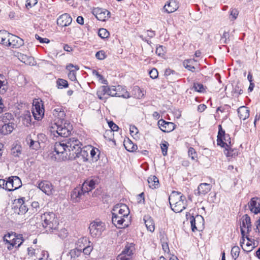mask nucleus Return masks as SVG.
<instances>
[{
    "label": "nucleus",
    "mask_w": 260,
    "mask_h": 260,
    "mask_svg": "<svg viewBox=\"0 0 260 260\" xmlns=\"http://www.w3.org/2000/svg\"><path fill=\"white\" fill-rule=\"evenodd\" d=\"M169 200L172 210L175 213H180L186 208V197L180 192L173 191Z\"/></svg>",
    "instance_id": "1"
},
{
    "label": "nucleus",
    "mask_w": 260,
    "mask_h": 260,
    "mask_svg": "<svg viewBox=\"0 0 260 260\" xmlns=\"http://www.w3.org/2000/svg\"><path fill=\"white\" fill-rule=\"evenodd\" d=\"M50 131L55 137L60 136L67 137L71 133L73 129L72 125L69 121L62 123L61 121L58 124H51L50 126Z\"/></svg>",
    "instance_id": "2"
},
{
    "label": "nucleus",
    "mask_w": 260,
    "mask_h": 260,
    "mask_svg": "<svg viewBox=\"0 0 260 260\" xmlns=\"http://www.w3.org/2000/svg\"><path fill=\"white\" fill-rule=\"evenodd\" d=\"M43 226L46 231L53 232L56 230L58 225L57 218L53 212H46L41 215Z\"/></svg>",
    "instance_id": "3"
},
{
    "label": "nucleus",
    "mask_w": 260,
    "mask_h": 260,
    "mask_svg": "<svg viewBox=\"0 0 260 260\" xmlns=\"http://www.w3.org/2000/svg\"><path fill=\"white\" fill-rule=\"evenodd\" d=\"M66 148L69 153V157L73 158L79 149L82 146L81 143L76 138H71L64 140Z\"/></svg>",
    "instance_id": "4"
},
{
    "label": "nucleus",
    "mask_w": 260,
    "mask_h": 260,
    "mask_svg": "<svg viewBox=\"0 0 260 260\" xmlns=\"http://www.w3.org/2000/svg\"><path fill=\"white\" fill-rule=\"evenodd\" d=\"M105 229V223L101 221H94L90 224L89 226L90 234L93 237H100Z\"/></svg>",
    "instance_id": "5"
},
{
    "label": "nucleus",
    "mask_w": 260,
    "mask_h": 260,
    "mask_svg": "<svg viewBox=\"0 0 260 260\" xmlns=\"http://www.w3.org/2000/svg\"><path fill=\"white\" fill-rule=\"evenodd\" d=\"M54 150L56 152V154L60 155L58 157V159H63L65 157H67V155H69L67 148H66V142L64 141L61 142H56L54 145Z\"/></svg>",
    "instance_id": "6"
},
{
    "label": "nucleus",
    "mask_w": 260,
    "mask_h": 260,
    "mask_svg": "<svg viewBox=\"0 0 260 260\" xmlns=\"http://www.w3.org/2000/svg\"><path fill=\"white\" fill-rule=\"evenodd\" d=\"M190 222L192 232L200 231L204 228V219L202 215L190 216Z\"/></svg>",
    "instance_id": "7"
},
{
    "label": "nucleus",
    "mask_w": 260,
    "mask_h": 260,
    "mask_svg": "<svg viewBox=\"0 0 260 260\" xmlns=\"http://www.w3.org/2000/svg\"><path fill=\"white\" fill-rule=\"evenodd\" d=\"M42 102V101L34 102L31 111L35 119L37 120H41L44 115V109Z\"/></svg>",
    "instance_id": "8"
},
{
    "label": "nucleus",
    "mask_w": 260,
    "mask_h": 260,
    "mask_svg": "<svg viewBox=\"0 0 260 260\" xmlns=\"http://www.w3.org/2000/svg\"><path fill=\"white\" fill-rule=\"evenodd\" d=\"M112 213H116L120 218H127L129 214L128 207L124 204H117L113 207Z\"/></svg>",
    "instance_id": "9"
},
{
    "label": "nucleus",
    "mask_w": 260,
    "mask_h": 260,
    "mask_svg": "<svg viewBox=\"0 0 260 260\" xmlns=\"http://www.w3.org/2000/svg\"><path fill=\"white\" fill-rule=\"evenodd\" d=\"M133 243L127 244L122 253L117 256V260H132V255L134 250Z\"/></svg>",
    "instance_id": "10"
},
{
    "label": "nucleus",
    "mask_w": 260,
    "mask_h": 260,
    "mask_svg": "<svg viewBox=\"0 0 260 260\" xmlns=\"http://www.w3.org/2000/svg\"><path fill=\"white\" fill-rule=\"evenodd\" d=\"M88 192V189H84L83 187H77L74 188L71 192V199L74 203L80 201L82 196Z\"/></svg>",
    "instance_id": "11"
},
{
    "label": "nucleus",
    "mask_w": 260,
    "mask_h": 260,
    "mask_svg": "<svg viewBox=\"0 0 260 260\" xmlns=\"http://www.w3.org/2000/svg\"><path fill=\"white\" fill-rule=\"evenodd\" d=\"M119 89L122 90V87L121 86L118 85L117 86H108V95L111 96L122 97L125 99L130 97L129 93L128 91H124V93L119 92L117 93V92H118V90Z\"/></svg>",
    "instance_id": "12"
},
{
    "label": "nucleus",
    "mask_w": 260,
    "mask_h": 260,
    "mask_svg": "<svg viewBox=\"0 0 260 260\" xmlns=\"http://www.w3.org/2000/svg\"><path fill=\"white\" fill-rule=\"evenodd\" d=\"M24 44L23 40L20 38L11 34L7 47H11L13 48H18Z\"/></svg>",
    "instance_id": "13"
},
{
    "label": "nucleus",
    "mask_w": 260,
    "mask_h": 260,
    "mask_svg": "<svg viewBox=\"0 0 260 260\" xmlns=\"http://www.w3.org/2000/svg\"><path fill=\"white\" fill-rule=\"evenodd\" d=\"M158 126L160 129L165 133H169L175 128V124L171 122H168L161 119L157 122Z\"/></svg>",
    "instance_id": "14"
},
{
    "label": "nucleus",
    "mask_w": 260,
    "mask_h": 260,
    "mask_svg": "<svg viewBox=\"0 0 260 260\" xmlns=\"http://www.w3.org/2000/svg\"><path fill=\"white\" fill-rule=\"evenodd\" d=\"M53 115L55 117L53 124H58V122L60 121H61L62 123L68 121L64 119L66 114L62 108L58 107L55 108L53 110Z\"/></svg>",
    "instance_id": "15"
},
{
    "label": "nucleus",
    "mask_w": 260,
    "mask_h": 260,
    "mask_svg": "<svg viewBox=\"0 0 260 260\" xmlns=\"http://www.w3.org/2000/svg\"><path fill=\"white\" fill-rule=\"evenodd\" d=\"M88 148L89 147H84L82 148L81 147L73 158H79V160L82 162L87 161L89 157Z\"/></svg>",
    "instance_id": "16"
},
{
    "label": "nucleus",
    "mask_w": 260,
    "mask_h": 260,
    "mask_svg": "<svg viewBox=\"0 0 260 260\" xmlns=\"http://www.w3.org/2000/svg\"><path fill=\"white\" fill-rule=\"evenodd\" d=\"M226 138H229L230 139L229 135H226L224 130L222 128L221 125H219L217 139V145L221 147H224L225 145H226V142H224L223 140H226Z\"/></svg>",
    "instance_id": "17"
},
{
    "label": "nucleus",
    "mask_w": 260,
    "mask_h": 260,
    "mask_svg": "<svg viewBox=\"0 0 260 260\" xmlns=\"http://www.w3.org/2000/svg\"><path fill=\"white\" fill-rule=\"evenodd\" d=\"M94 12L96 18L102 21H106L110 17V12L105 9L96 8Z\"/></svg>",
    "instance_id": "18"
},
{
    "label": "nucleus",
    "mask_w": 260,
    "mask_h": 260,
    "mask_svg": "<svg viewBox=\"0 0 260 260\" xmlns=\"http://www.w3.org/2000/svg\"><path fill=\"white\" fill-rule=\"evenodd\" d=\"M250 211L254 214L260 213V199L257 197L251 198L248 203Z\"/></svg>",
    "instance_id": "19"
},
{
    "label": "nucleus",
    "mask_w": 260,
    "mask_h": 260,
    "mask_svg": "<svg viewBox=\"0 0 260 260\" xmlns=\"http://www.w3.org/2000/svg\"><path fill=\"white\" fill-rule=\"evenodd\" d=\"M112 221L113 224L117 228L120 229L128 225V222H126L125 219L120 218L116 213H112Z\"/></svg>",
    "instance_id": "20"
},
{
    "label": "nucleus",
    "mask_w": 260,
    "mask_h": 260,
    "mask_svg": "<svg viewBox=\"0 0 260 260\" xmlns=\"http://www.w3.org/2000/svg\"><path fill=\"white\" fill-rule=\"evenodd\" d=\"M72 21V18L69 14L64 13L60 15L57 20V24L61 27L69 26Z\"/></svg>",
    "instance_id": "21"
},
{
    "label": "nucleus",
    "mask_w": 260,
    "mask_h": 260,
    "mask_svg": "<svg viewBox=\"0 0 260 260\" xmlns=\"http://www.w3.org/2000/svg\"><path fill=\"white\" fill-rule=\"evenodd\" d=\"M38 187L45 194L50 195L52 193L53 186L48 181H43L38 184Z\"/></svg>",
    "instance_id": "22"
},
{
    "label": "nucleus",
    "mask_w": 260,
    "mask_h": 260,
    "mask_svg": "<svg viewBox=\"0 0 260 260\" xmlns=\"http://www.w3.org/2000/svg\"><path fill=\"white\" fill-rule=\"evenodd\" d=\"M24 240L23 239V236L22 235H15V237H14L12 239V242L10 244V245L8 246V249L9 250L12 249L14 246H16V247H19L20 245L23 242Z\"/></svg>",
    "instance_id": "23"
},
{
    "label": "nucleus",
    "mask_w": 260,
    "mask_h": 260,
    "mask_svg": "<svg viewBox=\"0 0 260 260\" xmlns=\"http://www.w3.org/2000/svg\"><path fill=\"white\" fill-rule=\"evenodd\" d=\"M178 8L179 5L175 0L169 1L164 7L165 11L168 13L175 12Z\"/></svg>",
    "instance_id": "24"
},
{
    "label": "nucleus",
    "mask_w": 260,
    "mask_h": 260,
    "mask_svg": "<svg viewBox=\"0 0 260 260\" xmlns=\"http://www.w3.org/2000/svg\"><path fill=\"white\" fill-rule=\"evenodd\" d=\"M211 189V185L210 184L204 183H201L197 189V191L195 192V194L198 196L205 195Z\"/></svg>",
    "instance_id": "25"
},
{
    "label": "nucleus",
    "mask_w": 260,
    "mask_h": 260,
    "mask_svg": "<svg viewBox=\"0 0 260 260\" xmlns=\"http://www.w3.org/2000/svg\"><path fill=\"white\" fill-rule=\"evenodd\" d=\"M108 90V86H101L100 87L96 92L99 99L101 100L106 101L108 99V96H109Z\"/></svg>",
    "instance_id": "26"
},
{
    "label": "nucleus",
    "mask_w": 260,
    "mask_h": 260,
    "mask_svg": "<svg viewBox=\"0 0 260 260\" xmlns=\"http://www.w3.org/2000/svg\"><path fill=\"white\" fill-rule=\"evenodd\" d=\"M24 198H20L17 199V200H15L16 202V204H18L19 206V214H24L26 213L27 211H28L29 209L27 206V205L25 204V203L24 201Z\"/></svg>",
    "instance_id": "27"
},
{
    "label": "nucleus",
    "mask_w": 260,
    "mask_h": 260,
    "mask_svg": "<svg viewBox=\"0 0 260 260\" xmlns=\"http://www.w3.org/2000/svg\"><path fill=\"white\" fill-rule=\"evenodd\" d=\"M237 112L240 119L245 120L249 116V110L246 106H241L238 110Z\"/></svg>",
    "instance_id": "28"
},
{
    "label": "nucleus",
    "mask_w": 260,
    "mask_h": 260,
    "mask_svg": "<svg viewBox=\"0 0 260 260\" xmlns=\"http://www.w3.org/2000/svg\"><path fill=\"white\" fill-rule=\"evenodd\" d=\"M98 183V178H92L90 180H86L83 184L82 187L83 189H88V192L91 191L93 188H95V184Z\"/></svg>",
    "instance_id": "29"
},
{
    "label": "nucleus",
    "mask_w": 260,
    "mask_h": 260,
    "mask_svg": "<svg viewBox=\"0 0 260 260\" xmlns=\"http://www.w3.org/2000/svg\"><path fill=\"white\" fill-rule=\"evenodd\" d=\"M242 227L247 229V233L248 234L251 231V222L250 217L247 215L245 214L242 217Z\"/></svg>",
    "instance_id": "30"
},
{
    "label": "nucleus",
    "mask_w": 260,
    "mask_h": 260,
    "mask_svg": "<svg viewBox=\"0 0 260 260\" xmlns=\"http://www.w3.org/2000/svg\"><path fill=\"white\" fill-rule=\"evenodd\" d=\"M232 146L229 145L227 143L225 145L224 153L228 157H235L238 154V151L237 149L232 148Z\"/></svg>",
    "instance_id": "31"
},
{
    "label": "nucleus",
    "mask_w": 260,
    "mask_h": 260,
    "mask_svg": "<svg viewBox=\"0 0 260 260\" xmlns=\"http://www.w3.org/2000/svg\"><path fill=\"white\" fill-rule=\"evenodd\" d=\"M150 188L152 189L157 188L159 187V180L155 176H151L147 179Z\"/></svg>",
    "instance_id": "32"
},
{
    "label": "nucleus",
    "mask_w": 260,
    "mask_h": 260,
    "mask_svg": "<svg viewBox=\"0 0 260 260\" xmlns=\"http://www.w3.org/2000/svg\"><path fill=\"white\" fill-rule=\"evenodd\" d=\"M10 35L11 34L5 30H0V43L7 47Z\"/></svg>",
    "instance_id": "33"
},
{
    "label": "nucleus",
    "mask_w": 260,
    "mask_h": 260,
    "mask_svg": "<svg viewBox=\"0 0 260 260\" xmlns=\"http://www.w3.org/2000/svg\"><path fill=\"white\" fill-rule=\"evenodd\" d=\"M90 157L93 162L96 161L99 159L100 152L98 148L90 147L88 148Z\"/></svg>",
    "instance_id": "34"
},
{
    "label": "nucleus",
    "mask_w": 260,
    "mask_h": 260,
    "mask_svg": "<svg viewBox=\"0 0 260 260\" xmlns=\"http://www.w3.org/2000/svg\"><path fill=\"white\" fill-rule=\"evenodd\" d=\"M124 146L126 150L129 152H134L137 149V145L134 144L130 140L124 141Z\"/></svg>",
    "instance_id": "35"
},
{
    "label": "nucleus",
    "mask_w": 260,
    "mask_h": 260,
    "mask_svg": "<svg viewBox=\"0 0 260 260\" xmlns=\"http://www.w3.org/2000/svg\"><path fill=\"white\" fill-rule=\"evenodd\" d=\"M19 59L23 63L26 64H33L34 58L31 56H28L26 55L20 54L19 56Z\"/></svg>",
    "instance_id": "36"
},
{
    "label": "nucleus",
    "mask_w": 260,
    "mask_h": 260,
    "mask_svg": "<svg viewBox=\"0 0 260 260\" xmlns=\"http://www.w3.org/2000/svg\"><path fill=\"white\" fill-rule=\"evenodd\" d=\"M13 127L12 123H5L1 126V131L3 135H7L13 131Z\"/></svg>",
    "instance_id": "37"
},
{
    "label": "nucleus",
    "mask_w": 260,
    "mask_h": 260,
    "mask_svg": "<svg viewBox=\"0 0 260 260\" xmlns=\"http://www.w3.org/2000/svg\"><path fill=\"white\" fill-rule=\"evenodd\" d=\"M23 119V124L26 125L27 126L30 124L31 121L30 113L28 111H25L23 114L22 117Z\"/></svg>",
    "instance_id": "38"
},
{
    "label": "nucleus",
    "mask_w": 260,
    "mask_h": 260,
    "mask_svg": "<svg viewBox=\"0 0 260 260\" xmlns=\"http://www.w3.org/2000/svg\"><path fill=\"white\" fill-rule=\"evenodd\" d=\"M145 224L147 230L151 232H153L155 229L154 223L152 218L148 217V219H146L144 218Z\"/></svg>",
    "instance_id": "39"
},
{
    "label": "nucleus",
    "mask_w": 260,
    "mask_h": 260,
    "mask_svg": "<svg viewBox=\"0 0 260 260\" xmlns=\"http://www.w3.org/2000/svg\"><path fill=\"white\" fill-rule=\"evenodd\" d=\"M11 154L15 157H19L21 154V146L19 145H16L11 150Z\"/></svg>",
    "instance_id": "40"
},
{
    "label": "nucleus",
    "mask_w": 260,
    "mask_h": 260,
    "mask_svg": "<svg viewBox=\"0 0 260 260\" xmlns=\"http://www.w3.org/2000/svg\"><path fill=\"white\" fill-rule=\"evenodd\" d=\"M11 180H12V182H13L14 190H16L21 186V181L18 177L11 176Z\"/></svg>",
    "instance_id": "41"
},
{
    "label": "nucleus",
    "mask_w": 260,
    "mask_h": 260,
    "mask_svg": "<svg viewBox=\"0 0 260 260\" xmlns=\"http://www.w3.org/2000/svg\"><path fill=\"white\" fill-rule=\"evenodd\" d=\"M56 84L57 88L59 89L67 88L69 86L68 82L67 80L60 78L57 79L56 81Z\"/></svg>",
    "instance_id": "42"
},
{
    "label": "nucleus",
    "mask_w": 260,
    "mask_h": 260,
    "mask_svg": "<svg viewBox=\"0 0 260 260\" xmlns=\"http://www.w3.org/2000/svg\"><path fill=\"white\" fill-rule=\"evenodd\" d=\"M193 61L192 59H186L183 62V65L185 68L187 69L189 71H191L192 72H194V67L191 66V64Z\"/></svg>",
    "instance_id": "43"
},
{
    "label": "nucleus",
    "mask_w": 260,
    "mask_h": 260,
    "mask_svg": "<svg viewBox=\"0 0 260 260\" xmlns=\"http://www.w3.org/2000/svg\"><path fill=\"white\" fill-rule=\"evenodd\" d=\"M133 91L134 92L133 94L135 97L137 99H141L144 95V94L143 93L140 87L137 86H136L134 87Z\"/></svg>",
    "instance_id": "44"
},
{
    "label": "nucleus",
    "mask_w": 260,
    "mask_h": 260,
    "mask_svg": "<svg viewBox=\"0 0 260 260\" xmlns=\"http://www.w3.org/2000/svg\"><path fill=\"white\" fill-rule=\"evenodd\" d=\"M71 257L73 258L78 257L80 256H83L82 249L75 248L71 251L70 252Z\"/></svg>",
    "instance_id": "45"
},
{
    "label": "nucleus",
    "mask_w": 260,
    "mask_h": 260,
    "mask_svg": "<svg viewBox=\"0 0 260 260\" xmlns=\"http://www.w3.org/2000/svg\"><path fill=\"white\" fill-rule=\"evenodd\" d=\"M240 248L238 246H234L231 250V255L235 259H236L239 255Z\"/></svg>",
    "instance_id": "46"
},
{
    "label": "nucleus",
    "mask_w": 260,
    "mask_h": 260,
    "mask_svg": "<svg viewBox=\"0 0 260 260\" xmlns=\"http://www.w3.org/2000/svg\"><path fill=\"white\" fill-rule=\"evenodd\" d=\"M11 177H9L6 183V190L9 191L14 190L13 182H12Z\"/></svg>",
    "instance_id": "47"
},
{
    "label": "nucleus",
    "mask_w": 260,
    "mask_h": 260,
    "mask_svg": "<svg viewBox=\"0 0 260 260\" xmlns=\"http://www.w3.org/2000/svg\"><path fill=\"white\" fill-rule=\"evenodd\" d=\"M230 35L228 31H224L222 34L221 39H220V43L223 44H227L230 41Z\"/></svg>",
    "instance_id": "48"
},
{
    "label": "nucleus",
    "mask_w": 260,
    "mask_h": 260,
    "mask_svg": "<svg viewBox=\"0 0 260 260\" xmlns=\"http://www.w3.org/2000/svg\"><path fill=\"white\" fill-rule=\"evenodd\" d=\"M98 35L102 39L107 38L109 37V32L105 28H102L99 30Z\"/></svg>",
    "instance_id": "49"
},
{
    "label": "nucleus",
    "mask_w": 260,
    "mask_h": 260,
    "mask_svg": "<svg viewBox=\"0 0 260 260\" xmlns=\"http://www.w3.org/2000/svg\"><path fill=\"white\" fill-rule=\"evenodd\" d=\"M31 206L32 209L30 210L29 213L35 214L37 212L38 209L40 208L39 203L38 202H33Z\"/></svg>",
    "instance_id": "50"
},
{
    "label": "nucleus",
    "mask_w": 260,
    "mask_h": 260,
    "mask_svg": "<svg viewBox=\"0 0 260 260\" xmlns=\"http://www.w3.org/2000/svg\"><path fill=\"white\" fill-rule=\"evenodd\" d=\"M232 92L233 94H236V96H238L243 93V90L241 88V86L238 84H237L234 87H233Z\"/></svg>",
    "instance_id": "51"
},
{
    "label": "nucleus",
    "mask_w": 260,
    "mask_h": 260,
    "mask_svg": "<svg viewBox=\"0 0 260 260\" xmlns=\"http://www.w3.org/2000/svg\"><path fill=\"white\" fill-rule=\"evenodd\" d=\"M29 147L35 150H38L40 148V143L38 141H34L31 139H29Z\"/></svg>",
    "instance_id": "52"
},
{
    "label": "nucleus",
    "mask_w": 260,
    "mask_h": 260,
    "mask_svg": "<svg viewBox=\"0 0 260 260\" xmlns=\"http://www.w3.org/2000/svg\"><path fill=\"white\" fill-rule=\"evenodd\" d=\"M196 91L202 92L205 90L204 85L201 83H194L193 86Z\"/></svg>",
    "instance_id": "53"
},
{
    "label": "nucleus",
    "mask_w": 260,
    "mask_h": 260,
    "mask_svg": "<svg viewBox=\"0 0 260 260\" xmlns=\"http://www.w3.org/2000/svg\"><path fill=\"white\" fill-rule=\"evenodd\" d=\"M3 77L4 76L0 74V93L2 94H4L6 91L5 81L1 80V79H3Z\"/></svg>",
    "instance_id": "54"
},
{
    "label": "nucleus",
    "mask_w": 260,
    "mask_h": 260,
    "mask_svg": "<svg viewBox=\"0 0 260 260\" xmlns=\"http://www.w3.org/2000/svg\"><path fill=\"white\" fill-rule=\"evenodd\" d=\"M168 146H169V143L166 141H165L164 143H162L160 144V147H161L162 153L164 156H166L167 154V150H168Z\"/></svg>",
    "instance_id": "55"
},
{
    "label": "nucleus",
    "mask_w": 260,
    "mask_h": 260,
    "mask_svg": "<svg viewBox=\"0 0 260 260\" xmlns=\"http://www.w3.org/2000/svg\"><path fill=\"white\" fill-rule=\"evenodd\" d=\"M188 156L191 158L192 159L194 160L197 158V153L195 150L192 147H190L188 151Z\"/></svg>",
    "instance_id": "56"
},
{
    "label": "nucleus",
    "mask_w": 260,
    "mask_h": 260,
    "mask_svg": "<svg viewBox=\"0 0 260 260\" xmlns=\"http://www.w3.org/2000/svg\"><path fill=\"white\" fill-rule=\"evenodd\" d=\"M105 52L103 50H100L98 51L95 54V57L97 59L100 60H103L106 58Z\"/></svg>",
    "instance_id": "57"
},
{
    "label": "nucleus",
    "mask_w": 260,
    "mask_h": 260,
    "mask_svg": "<svg viewBox=\"0 0 260 260\" xmlns=\"http://www.w3.org/2000/svg\"><path fill=\"white\" fill-rule=\"evenodd\" d=\"M150 77L152 79H156L158 77V73L155 68H153L152 70H151L149 72Z\"/></svg>",
    "instance_id": "58"
},
{
    "label": "nucleus",
    "mask_w": 260,
    "mask_h": 260,
    "mask_svg": "<svg viewBox=\"0 0 260 260\" xmlns=\"http://www.w3.org/2000/svg\"><path fill=\"white\" fill-rule=\"evenodd\" d=\"M175 74L176 75V72L171 69H167L166 70H165V77L167 79H172L170 77L171 76V74Z\"/></svg>",
    "instance_id": "59"
},
{
    "label": "nucleus",
    "mask_w": 260,
    "mask_h": 260,
    "mask_svg": "<svg viewBox=\"0 0 260 260\" xmlns=\"http://www.w3.org/2000/svg\"><path fill=\"white\" fill-rule=\"evenodd\" d=\"M108 125L111 129L112 131L115 132L117 131L119 129V127L113 121H110L108 122Z\"/></svg>",
    "instance_id": "60"
},
{
    "label": "nucleus",
    "mask_w": 260,
    "mask_h": 260,
    "mask_svg": "<svg viewBox=\"0 0 260 260\" xmlns=\"http://www.w3.org/2000/svg\"><path fill=\"white\" fill-rule=\"evenodd\" d=\"M92 248L90 246H86L84 248L82 249V254L83 255H89L92 251Z\"/></svg>",
    "instance_id": "61"
},
{
    "label": "nucleus",
    "mask_w": 260,
    "mask_h": 260,
    "mask_svg": "<svg viewBox=\"0 0 260 260\" xmlns=\"http://www.w3.org/2000/svg\"><path fill=\"white\" fill-rule=\"evenodd\" d=\"M130 134L132 136L136 135L138 133V129L135 125H130Z\"/></svg>",
    "instance_id": "62"
},
{
    "label": "nucleus",
    "mask_w": 260,
    "mask_h": 260,
    "mask_svg": "<svg viewBox=\"0 0 260 260\" xmlns=\"http://www.w3.org/2000/svg\"><path fill=\"white\" fill-rule=\"evenodd\" d=\"M38 3L37 0H27L26 7L27 8H31L32 7L36 5Z\"/></svg>",
    "instance_id": "63"
},
{
    "label": "nucleus",
    "mask_w": 260,
    "mask_h": 260,
    "mask_svg": "<svg viewBox=\"0 0 260 260\" xmlns=\"http://www.w3.org/2000/svg\"><path fill=\"white\" fill-rule=\"evenodd\" d=\"M76 71H71L68 74L69 79L72 81L76 80Z\"/></svg>",
    "instance_id": "64"
}]
</instances>
